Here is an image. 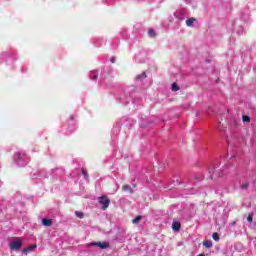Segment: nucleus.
Returning <instances> with one entry per match:
<instances>
[{"mask_svg": "<svg viewBox=\"0 0 256 256\" xmlns=\"http://www.w3.org/2000/svg\"><path fill=\"white\" fill-rule=\"evenodd\" d=\"M28 251H33V249H37V245L33 244L27 247Z\"/></svg>", "mask_w": 256, "mask_h": 256, "instance_id": "obj_19", "label": "nucleus"}, {"mask_svg": "<svg viewBox=\"0 0 256 256\" xmlns=\"http://www.w3.org/2000/svg\"><path fill=\"white\" fill-rule=\"evenodd\" d=\"M146 77L147 75L143 72L141 75L136 76V80L139 81V79H145Z\"/></svg>", "mask_w": 256, "mask_h": 256, "instance_id": "obj_18", "label": "nucleus"}, {"mask_svg": "<svg viewBox=\"0 0 256 256\" xmlns=\"http://www.w3.org/2000/svg\"><path fill=\"white\" fill-rule=\"evenodd\" d=\"M42 225L44 227H51L53 225V219H42Z\"/></svg>", "mask_w": 256, "mask_h": 256, "instance_id": "obj_4", "label": "nucleus"}, {"mask_svg": "<svg viewBox=\"0 0 256 256\" xmlns=\"http://www.w3.org/2000/svg\"><path fill=\"white\" fill-rule=\"evenodd\" d=\"M23 247V241L17 239L10 243V249L11 251H19Z\"/></svg>", "mask_w": 256, "mask_h": 256, "instance_id": "obj_2", "label": "nucleus"}, {"mask_svg": "<svg viewBox=\"0 0 256 256\" xmlns=\"http://www.w3.org/2000/svg\"><path fill=\"white\" fill-rule=\"evenodd\" d=\"M122 191H124L125 193H133V188H131L130 185H123Z\"/></svg>", "mask_w": 256, "mask_h": 256, "instance_id": "obj_5", "label": "nucleus"}, {"mask_svg": "<svg viewBox=\"0 0 256 256\" xmlns=\"http://www.w3.org/2000/svg\"><path fill=\"white\" fill-rule=\"evenodd\" d=\"M142 217L141 216H137L136 218H134L132 220V223H134V225H137V223H139V221H141Z\"/></svg>", "mask_w": 256, "mask_h": 256, "instance_id": "obj_17", "label": "nucleus"}, {"mask_svg": "<svg viewBox=\"0 0 256 256\" xmlns=\"http://www.w3.org/2000/svg\"><path fill=\"white\" fill-rule=\"evenodd\" d=\"M232 225H236V222H235V221H233V222H232Z\"/></svg>", "mask_w": 256, "mask_h": 256, "instance_id": "obj_25", "label": "nucleus"}, {"mask_svg": "<svg viewBox=\"0 0 256 256\" xmlns=\"http://www.w3.org/2000/svg\"><path fill=\"white\" fill-rule=\"evenodd\" d=\"M22 159H23V156H21V153L20 152H16L14 160L15 161H21Z\"/></svg>", "mask_w": 256, "mask_h": 256, "instance_id": "obj_10", "label": "nucleus"}, {"mask_svg": "<svg viewBox=\"0 0 256 256\" xmlns=\"http://www.w3.org/2000/svg\"><path fill=\"white\" fill-rule=\"evenodd\" d=\"M242 121H243V123H250L251 118L247 115H244V116H242Z\"/></svg>", "mask_w": 256, "mask_h": 256, "instance_id": "obj_11", "label": "nucleus"}, {"mask_svg": "<svg viewBox=\"0 0 256 256\" xmlns=\"http://www.w3.org/2000/svg\"><path fill=\"white\" fill-rule=\"evenodd\" d=\"M82 174H83L84 177L87 179V171H85V169H82Z\"/></svg>", "mask_w": 256, "mask_h": 256, "instance_id": "obj_22", "label": "nucleus"}, {"mask_svg": "<svg viewBox=\"0 0 256 256\" xmlns=\"http://www.w3.org/2000/svg\"><path fill=\"white\" fill-rule=\"evenodd\" d=\"M249 188V183H244L240 186V189H248Z\"/></svg>", "mask_w": 256, "mask_h": 256, "instance_id": "obj_21", "label": "nucleus"}, {"mask_svg": "<svg viewBox=\"0 0 256 256\" xmlns=\"http://www.w3.org/2000/svg\"><path fill=\"white\" fill-rule=\"evenodd\" d=\"M172 229L173 231H179L181 229V224L179 222H173Z\"/></svg>", "mask_w": 256, "mask_h": 256, "instance_id": "obj_6", "label": "nucleus"}, {"mask_svg": "<svg viewBox=\"0 0 256 256\" xmlns=\"http://www.w3.org/2000/svg\"><path fill=\"white\" fill-rule=\"evenodd\" d=\"M94 247H99L100 249H108L109 242H94L92 243Z\"/></svg>", "mask_w": 256, "mask_h": 256, "instance_id": "obj_3", "label": "nucleus"}, {"mask_svg": "<svg viewBox=\"0 0 256 256\" xmlns=\"http://www.w3.org/2000/svg\"><path fill=\"white\" fill-rule=\"evenodd\" d=\"M28 252H29L28 248L22 250V253H24L25 255H27Z\"/></svg>", "mask_w": 256, "mask_h": 256, "instance_id": "obj_23", "label": "nucleus"}, {"mask_svg": "<svg viewBox=\"0 0 256 256\" xmlns=\"http://www.w3.org/2000/svg\"><path fill=\"white\" fill-rule=\"evenodd\" d=\"M90 77H91L92 81H96L98 75H97V73H92Z\"/></svg>", "mask_w": 256, "mask_h": 256, "instance_id": "obj_20", "label": "nucleus"}, {"mask_svg": "<svg viewBox=\"0 0 256 256\" xmlns=\"http://www.w3.org/2000/svg\"><path fill=\"white\" fill-rule=\"evenodd\" d=\"M179 89L180 88H179V85H177V83H175V82L172 83V86H171V90L172 91H179Z\"/></svg>", "mask_w": 256, "mask_h": 256, "instance_id": "obj_13", "label": "nucleus"}, {"mask_svg": "<svg viewBox=\"0 0 256 256\" xmlns=\"http://www.w3.org/2000/svg\"><path fill=\"white\" fill-rule=\"evenodd\" d=\"M212 239H214V241H219L221 239V237H219V233L214 232L212 234Z\"/></svg>", "mask_w": 256, "mask_h": 256, "instance_id": "obj_12", "label": "nucleus"}, {"mask_svg": "<svg viewBox=\"0 0 256 256\" xmlns=\"http://www.w3.org/2000/svg\"><path fill=\"white\" fill-rule=\"evenodd\" d=\"M203 245H204V247H207V249H211V247H213V242H211L209 240H204Z\"/></svg>", "mask_w": 256, "mask_h": 256, "instance_id": "obj_7", "label": "nucleus"}, {"mask_svg": "<svg viewBox=\"0 0 256 256\" xmlns=\"http://www.w3.org/2000/svg\"><path fill=\"white\" fill-rule=\"evenodd\" d=\"M133 187H137V184H133Z\"/></svg>", "mask_w": 256, "mask_h": 256, "instance_id": "obj_26", "label": "nucleus"}, {"mask_svg": "<svg viewBox=\"0 0 256 256\" xmlns=\"http://www.w3.org/2000/svg\"><path fill=\"white\" fill-rule=\"evenodd\" d=\"M111 63H115V57L111 58Z\"/></svg>", "mask_w": 256, "mask_h": 256, "instance_id": "obj_24", "label": "nucleus"}, {"mask_svg": "<svg viewBox=\"0 0 256 256\" xmlns=\"http://www.w3.org/2000/svg\"><path fill=\"white\" fill-rule=\"evenodd\" d=\"M193 23H195V18H189L186 20L187 27H193Z\"/></svg>", "mask_w": 256, "mask_h": 256, "instance_id": "obj_8", "label": "nucleus"}, {"mask_svg": "<svg viewBox=\"0 0 256 256\" xmlns=\"http://www.w3.org/2000/svg\"><path fill=\"white\" fill-rule=\"evenodd\" d=\"M98 203L102 205V211H107V209H109V205L111 204V200L109 197L103 195L98 198Z\"/></svg>", "mask_w": 256, "mask_h": 256, "instance_id": "obj_1", "label": "nucleus"}, {"mask_svg": "<svg viewBox=\"0 0 256 256\" xmlns=\"http://www.w3.org/2000/svg\"><path fill=\"white\" fill-rule=\"evenodd\" d=\"M213 177H223V171H221V170H215L214 172H213Z\"/></svg>", "mask_w": 256, "mask_h": 256, "instance_id": "obj_9", "label": "nucleus"}, {"mask_svg": "<svg viewBox=\"0 0 256 256\" xmlns=\"http://www.w3.org/2000/svg\"><path fill=\"white\" fill-rule=\"evenodd\" d=\"M148 35H149V37H156L157 34H155V30L149 29L148 30Z\"/></svg>", "mask_w": 256, "mask_h": 256, "instance_id": "obj_16", "label": "nucleus"}, {"mask_svg": "<svg viewBox=\"0 0 256 256\" xmlns=\"http://www.w3.org/2000/svg\"><path fill=\"white\" fill-rule=\"evenodd\" d=\"M75 215L76 217H78L79 219H83V217H85V214L83 212H79V211H76L75 212Z\"/></svg>", "mask_w": 256, "mask_h": 256, "instance_id": "obj_15", "label": "nucleus"}, {"mask_svg": "<svg viewBox=\"0 0 256 256\" xmlns=\"http://www.w3.org/2000/svg\"><path fill=\"white\" fill-rule=\"evenodd\" d=\"M253 215H254L253 212H250V213L248 214V217H247L248 223H253Z\"/></svg>", "mask_w": 256, "mask_h": 256, "instance_id": "obj_14", "label": "nucleus"}]
</instances>
